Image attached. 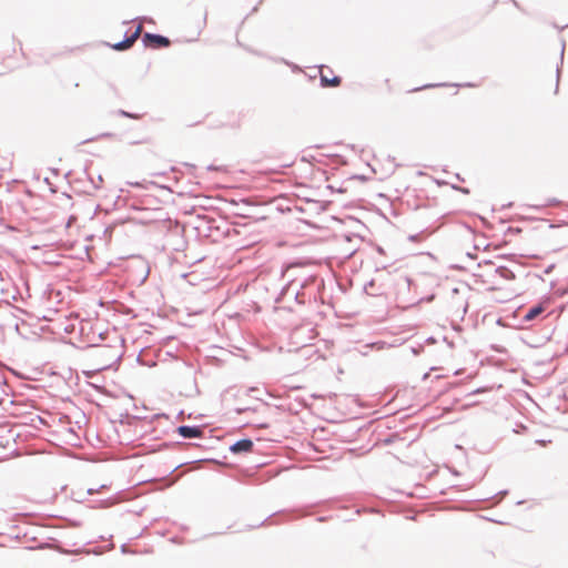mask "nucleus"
Wrapping results in <instances>:
<instances>
[{"label": "nucleus", "mask_w": 568, "mask_h": 568, "mask_svg": "<svg viewBox=\"0 0 568 568\" xmlns=\"http://www.w3.org/2000/svg\"><path fill=\"white\" fill-rule=\"evenodd\" d=\"M520 232V229L519 227H513V226H509L506 231V234H517Z\"/></svg>", "instance_id": "30"}, {"label": "nucleus", "mask_w": 568, "mask_h": 568, "mask_svg": "<svg viewBox=\"0 0 568 568\" xmlns=\"http://www.w3.org/2000/svg\"><path fill=\"white\" fill-rule=\"evenodd\" d=\"M494 264V262L491 260H484L483 262H479L477 264L478 267H480L481 265H491Z\"/></svg>", "instance_id": "36"}, {"label": "nucleus", "mask_w": 568, "mask_h": 568, "mask_svg": "<svg viewBox=\"0 0 568 568\" xmlns=\"http://www.w3.org/2000/svg\"><path fill=\"white\" fill-rule=\"evenodd\" d=\"M280 61L283 62L284 64L288 65L294 73L301 72V67L300 65H297V64H295V63H293L291 61H287L284 58H282Z\"/></svg>", "instance_id": "20"}, {"label": "nucleus", "mask_w": 568, "mask_h": 568, "mask_svg": "<svg viewBox=\"0 0 568 568\" xmlns=\"http://www.w3.org/2000/svg\"><path fill=\"white\" fill-rule=\"evenodd\" d=\"M256 407H236L234 409V412L237 414V415H241L243 413H246V412H256Z\"/></svg>", "instance_id": "25"}, {"label": "nucleus", "mask_w": 568, "mask_h": 568, "mask_svg": "<svg viewBox=\"0 0 568 568\" xmlns=\"http://www.w3.org/2000/svg\"><path fill=\"white\" fill-rule=\"evenodd\" d=\"M104 44L118 52L126 51L130 49V47L128 45V40H124V38L121 41L114 43L104 42Z\"/></svg>", "instance_id": "12"}, {"label": "nucleus", "mask_w": 568, "mask_h": 568, "mask_svg": "<svg viewBox=\"0 0 568 568\" xmlns=\"http://www.w3.org/2000/svg\"><path fill=\"white\" fill-rule=\"evenodd\" d=\"M552 303V296L549 294L544 295L540 301L530 306L527 312L524 314L521 322L528 323L535 321L538 316H540L546 308Z\"/></svg>", "instance_id": "1"}, {"label": "nucleus", "mask_w": 568, "mask_h": 568, "mask_svg": "<svg viewBox=\"0 0 568 568\" xmlns=\"http://www.w3.org/2000/svg\"><path fill=\"white\" fill-rule=\"evenodd\" d=\"M294 300L296 303L298 304H305V298H304V294L301 293L300 291H296L295 294H294Z\"/></svg>", "instance_id": "26"}, {"label": "nucleus", "mask_w": 568, "mask_h": 568, "mask_svg": "<svg viewBox=\"0 0 568 568\" xmlns=\"http://www.w3.org/2000/svg\"><path fill=\"white\" fill-rule=\"evenodd\" d=\"M508 494V490L507 489H504V490H500L498 491L497 494H495L494 496H490V497H487L486 499H491V498H495L497 496H505Z\"/></svg>", "instance_id": "33"}, {"label": "nucleus", "mask_w": 568, "mask_h": 568, "mask_svg": "<svg viewBox=\"0 0 568 568\" xmlns=\"http://www.w3.org/2000/svg\"><path fill=\"white\" fill-rule=\"evenodd\" d=\"M207 170H210V171H211V170H214V165H212V164H211V165H209V166H207Z\"/></svg>", "instance_id": "62"}, {"label": "nucleus", "mask_w": 568, "mask_h": 568, "mask_svg": "<svg viewBox=\"0 0 568 568\" xmlns=\"http://www.w3.org/2000/svg\"><path fill=\"white\" fill-rule=\"evenodd\" d=\"M306 202L308 203H312V204H315L316 206H318L320 210L324 211L325 207L318 202V201H315V200H311V199H307Z\"/></svg>", "instance_id": "31"}, {"label": "nucleus", "mask_w": 568, "mask_h": 568, "mask_svg": "<svg viewBox=\"0 0 568 568\" xmlns=\"http://www.w3.org/2000/svg\"><path fill=\"white\" fill-rule=\"evenodd\" d=\"M290 510H286V509H281V510H277L271 515H268L266 518H264L262 521L257 523V524H252V525H247L245 527V530H253V529H256V528H260V527H263L265 526L273 517L275 516H283V515H286L288 514Z\"/></svg>", "instance_id": "8"}, {"label": "nucleus", "mask_w": 568, "mask_h": 568, "mask_svg": "<svg viewBox=\"0 0 568 568\" xmlns=\"http://www.w3.org/2000/svg\"><path fill=\"white\" fill-rule=\"evenodd\" d=\"M554 268H555V264H550V265H548V266L545 268V271H544V272H545L546 274H549V273H551V272H552V270H554Z\"/></svg>", "instance_id": "38"}, {"label": "nucleus", "mask_w": 568, "mask_h": 568, "mask_svg": "<svg viewBox=\"0 0 568 568\" xmlns=\"http://www.w3.org/2000/svg\"><path fill=\"white\" fill-rule=\"evenodd\" d=\"M69 175H71V171L67 172V173H65V175H64V178H65V179H68V178H69Z\"/></svg>", "instance_id": "61"}, {"label": "nucleus", "mask_w": 568, "mask_h": 568, "mask_svg": "<svg viewBox=\"0 0 568 568\" xmlns=\"http://www.w3.org/2000/svg\"><path fill=\"white\" fill-rule=\"evenodd\" d=\"M140 417L138 416H133V415H130L128 412L125 413H121L120 414V418H119V422L121 424H129V422L126 419H133V420H136L139 419Z\"/></svg>", "instance_id": "19"}, {"label": "nucleus", "mask_w": 568, "mask_h": 568, "mask_svg": "<svg viewBox=\"0 0 568 568\" xmlns=\"http://www.w3.org/2000/svg\"><path fill=\"white\" fill-rule=\"evenodd\" d=\"M44 182L50 186V191H51L52 193L57 192V187H55L54 185H52V184H51V182H50L49 178H45V179H44Z\"/></svg>", "instance_id": "35"}, {"label": "nucleus", "mask_w": 568, "mask_h": 568, "mask_svg": "<svg viewBox=\"0 0 568 568\" xmlns=\"http://www.w3.org/2000/svg\"><path fill=\"white\" fill-rule=\"evenodd\" d=\"M428 376H429V373H425V374L423 375V379L428 378Z\"/></svg>", "instance_id": "58"}, {"label": "nucleus", "mask_w": 568, "mask_h": 568, "mask_svg": "<svg viewBox=\"0 0 568 568\" xmlns=\"http://www.w3.org/2000/svg\"><path fill=\"white\" fill-rule=\"evenodd\" d=\"M342 83V78L339 75H333L332 78H327L323 73L320 74V85L322 88H336Z\"/></svg>", "instance_id": "6"}, {"label": "nucleus", "mask_w": 568, "mask_h": 568, "mask_svg": "<svg viewBox=\"0 0 568 568\" xmlns=\"http://www.w3.org/2000/svg\"><path fill=\"white\" fill-rule=\"evenodd\" d=\"M141 40L144 48L161 49L171 44V40L160 33L144 32Z\"/></svg>", "instance_id": "2"}, {"label": "nucleus", "mask_w": 568, "mask_h": 568, "mask_svg": "<svg viewBox=\"0 0 568 568\" xmlns=\"http://www.w3.org/2000/svg\"><path fill=\"white\" fill-rule=\"evenodd\" d=\"M450 186H452L453 190L458 191L462 194H465V195H469L470 194V189H468L466 186H460L458 184H452Z\"/></svg>", "instance_id": "21"}, {"label": "nucleus", "mask_w": 568, "mask_h": 568, "mask_svg": "<svg viewBox=\"0 0 568 568\" xmlns=\"http://www.w3.org/2000/svg\"><path fill=\"white\" fill-rule=\"evenodd\" d=\"M120 550L124 555H126V554H132V555L142 554V551H138V550L129 548L126 544H122L121 547H120Z\"/></svg>", "instance_id": "22"}, {"label": "nucleus", "mask_w": 568, "mask_h": 568, "mask_svg": "<svg viewBox=\"0 0 568 568\" xmlns=\"http://www.w3.org/2000/svg\"><path fill=\"white\" fill-rule=\"evenodd\" d=\"M257 11V6L252 9V13Z\"/></svg>", "instance_id": "64"}, {"label": "nucleus", "mask_w": 568, "mask_h": 568, "mask_svg": "<svg viewBox=\"0 0 568 568\" xmlns=\"http://www.w3.org/2000/svg\"><path fill=\"white\" fill-rule=\"evenodd\" d=\"M433 298H434V295H429V296H427L425 298H422V301H427L428 302V301H432Z\"/></svg>", "instance_id": "52"}, {"label": "nucleus", "mask_w": 568, "mask_h": 568, "mask_svg": "<svg viewBox=\"0 0 568 568\" xmlns=\"http://www.w3.org/2000/svg\"><path fill=\"white\" fill-rule=\"evenodd\" d=\"M255 426L261 429H267L270 427V424L268 423H260Z\"/></svg>", "instance_id": "37"}, {"label": "nucleus", "mask_w": 568, "mask_h": 568, "mask_svg": "<svg viewBox=\"0 0 568 568\" xmlns=\"http://www.w3.org/2000/svg\"><path fill=\"white\" fill-rule=\"evenodd\" d=\"M455 179L460 181V182H464V178L459 174V173H455Z\"/></svg>", "instance_id": "47"}, {"label": "nucleus", "mask_w": 568, "mask_h": 568, "mask_svg": "<svg viewBox=\"0 0 568 568\" xmlns=\"http://www.w3.org/2000/svg\"><path fill=\"white\" fill-rule=\"evenodd\" d=\"M474 248H475V250H479V248H480V245L475 244V245H474Z\"/></svg>", "instance_id": "63"}, {"label": "nucleus", "mask_w": 568, "mask_h": 568, "mask_svg": "<svg viewBox=\"0 0 568 568\" xmlns=\"http://www.w3.org/2000/svg\"><path fill=\"white\" fill-rule=\"evenodd\" d=\"M349 180H358L361 182H367L369 180V178L364 174H354L349 178Z\"/></svg>", "instance_id": "27"}, {"label": "nucleus", "mask_w": 568, "mask_h": 568, "mask_svg": "<svg viewBox=\"0 0 568 568\" xmlns=\"http://www.w3.org/2000/svg\"><path fill=\"white\" fill-rule=\"evenodd\" d=\"M555 205H562V202L556 197L548 199L544 204H535L530 205L531 210H535L537 212L542 211L546 206H555Z\"/></svg>", "instance_id": "11"}, {"label": "nucleus", "mask_w": 568, "mask_h": 568, "mask_svg": "<svg viewBox=\"0 0 568 568\" xmlns=\"http://www.w3.org/2000/svg\"><path fill=\"white\" fill-rule=\"evenodd\" d=\"M133 20H134V21H135V20H148V21H151V20H152V18H149V17H135Z\"/></svg>", "instance_id": "46"}, {"label": "nucleus", "mask_w": 568, "mask_h": 568, "mask_svg": "<svg viewBox=\"0 0 568 568\" xmlns=\"http://www.w3.org/2000/svg\"><path fill=\"white\" fill-rule=\"evenodd\" d=\"M141 33V24H139L133 31L126 30L123 38L128 40V45L131 48L138 40Z\"/></svg>", "instance_id": "9"}, {"label": "nucleus", "mask_w": 568, "mask_h": 568, "mask_svg": "<svg viewBox=\"0 0 568 568\" xmlns=\"http://www.w3.org/2000/svg\"><path fill=\"white\" fill-rule=\"evenodd\" d=\"M112 136H114V133L103 132V133H101V134H99L97 136L88 138V139L81 141L80 144L82 145V144L90 143V142H93V141L99 140V139H105V138H112Z\"/></svg>", "instance_id": "16"}, {"label": "nucleus", "mask_w": 568, "mask_h": 568, "mask_svg": "<svg viewBox=\"0 0 568 568\" xmlns=\"http://www.w3.org/2000/svg\"><path fill=\"white\" fill-rule=\"evenodd\" d=\"M374 284H375L374 280H371L369 282H367L365 284L364 290L367 291V288L374 286Z\"/></svg>", "instance_id": "41"}, {"label": "nucleus", "mask_w": 568, "mask_h": 568, "mask_svg": "<svg viewBox=\"0 0 568 568\" xmlns=\"http://www.w3.org/2000/svg\"><path fill=\"white\" fill-rule=\"evenodd\" d=\"M103 351H104V352H109V351H110V347H108V346H103Z\"/></svg>", "instance_id": "60"}, {"label": "nucleus", "mask_w": 568, "mask_h": 568, "mask_svg": "<svg viewBox=\"0 0 568 568\" xmlns=\"http://www.w3.org/2000/svg\"><path fill=\"white\" fill-rule=\"evenodd\" d=\"M498 258H504V260H508V261H514L516 260V255L515 254H500L497 256Z\"/></svg>", "instance_id": "28"}, {"label": "nucleus", "mask_w": 568, "mask_h": 568, "mask_svg": "<svg viewBox=\"0 0 568 568\" xmlns=\"http://www.w3.org/2000/svg\"><path fill=\"white\" fill-rule=\"evenodd\" d=\"M50 170H51V172H52L54 175H59V173H60V170H59V169H54V168H52V169H50Z\"/></svg>", "instance_id": "49"}, {"label": "nucleus", "mask_w": 568, "mask_h": 568, "mask_svg": "<svg viewBox=\"0 0 568 568\" xmlns=\"http://www.w3.org/2000/svg\"><path fill=\"white\" fill-rule=\"evenodd\" d=\"M94 493H95V489H93V488L88 489V494H89V495H92V494H94Z\"/></svg>", "instance_id": "53"}, {"label": "nucleus", "mask_w": 568, "mask_h": 568, "mask_svg": "<svg viewBox=\"0 0 568 568\" xmlns=\"http://www.w3.org/2000/svg\"><path fill=\"white\" fill-rule=\"evenodd\" d=\"M495 273L507 281H514L516 278L515 273L504 265L497 266Z\"/></svg>", "instance_id": "10"}, {"label": "nucleus", "mask_w": 568, "mask_h": 568, "mask_svg": "<svg viewBox=\"0 0 568 568\" xmlns=\"http://www.w3.org/2000/svg\"><path fill=\"white\" fill-rule=\"evenodd\" d=\"M101 504H103V506L108 505L109 504V499L101 500Z\"/></svg>", "instance_id": "56"}, {"label": "nucleus", "mask_w": 568, "mask_h": 568, "mask_svg": "<svg viewBox=\"0 0 568 568\" xmlns=\"http://www.w3.org/2000/svg\"><path fill=\"white\" fill-rule=\"evenodd\" d=\"M175 433L184 439L203 438V425H180L175 428Z\"/></svg>", "instance_id": "3"}, {"label": "nucleus", "mask_w": 568, "mask_h": 568, "mask_svg": "<svg viewBox=\"0 0 568 568\" xmlns=\"http://www.w3.org/2000/svg\"><path fill=\"white\" fill-rule=\"evenodd\" d=\"M37 419L39 420V424H45L44 419L41 416H37Z\"/></svg>", "instance_id": "51"}, {"label": "nucleus", "mask_w": 568, "mask_h": 568, "mask_svg": "<svg viewBox=\"0 0 568 568\" xmlns=\"http://www.w3.org/2000/svg\"><path fill=\"white\" fill-rule=\"evenodd\" d=\"M62 195H64L68 200H70V199H71V196H70L68 193H65V192H64V193H62Z\"/></svg>", "instance_id": "57"}, {"label": "nucleus", "mask_w": 568, "mask_h": 568, "mask_svg": "<svg viewBox=\"0 0 568 568\" xmlns=\"http://www.w3.org/2000/svg\"><path fill=\"white\" fill-rule=\"evenodd\" d=\"M206 17H207V13L205 12V13H204V17H203V22H204V24L206 23Z\"/></svg>", "instance_id": "59"}, {"label": "nucleus", "mask_w": 568, "mask_h": 568, "mask_svg": "<svg viewBox=\"0 0 568 568\" xmlns=\"http://www.w3.org/2000/svg\"><path fill=\"white\" fill-rule=\"evenodd\" d=\"M253 448L254 442L250 437H243L234 442L229 449L233 455H242L252 452Z\"/></svg>", "instance_id": "4"}, {"label": "nucleus", "mask_w": 568, "mask_h": 568, "mask_svg": "<svg viewBox=\"0 0 568 568\" xmlns=\"http://www.w3.org/2000/svg\"><path fill=\"white\" fill-rule=\"evenodd\" d=\"M84 174L87 175L91 186L93 190H99L101 187V183L103 182L102 175H98L97 182L88 173L87 169H84Z\"/></svg>", "instance_id": "14"}, {"label": "nucleus", "mask_w": 568, "mask_h": 568, "mask_svg": "<svg viewBox=\"0 0 568 568\" xmlns=\"http://www.w3.org/2000/svg\"><path fill=\"white\" fill-rule=\"evenodd\" d=\"M73 527H79L81 524L79 520L68 519Z\"/></svg>", "instance_id": "40"}, {"label": "nucleus", "mask_w": 568, "mask_h": 568, "mask_svg": "<svg viewBox=\"0 0 568 568\" xmlns=\"http://www.w3.org/2000/svg\"><path fill=\"white\" fill-rule=\"evenodd\" d=\"M567 293H568V291H567V290H561V288H560V290L556 291V295H558V296H560V297H561V296H565Z\"/></svg>", "instance_id": "39"}, {"label": "nucleus", "mask_w": 568, "mask_h": 568, "mask_svg": "<svg viewBox=\"0 0 568 568\" xmlns=\"http://www.w3.org/2000/svg\"><path fill=\"white\" fill-rule=\"evenodd\" d=\"M449 268L455 271H465V267L459 264H452Z\"/></svg>", "instance_id": "34"}, {"label": "nucleus", "mask_w": 568, "mask_h": 568, "mask_svg": "<svg viewBox=\"0 0 568 568\" xmlns=\"http://www.w3.org/2000/svg\"><path fill=\"white\" fill-rule=\"evenodd\" d=\"M565 49H566V41L564 39H561V50H560L559 63H557V65H556L555 93H558V90H559V81H560V75H561V67L564 64Z\"/></svg>", "instance_id": "7"}, {"label": "nucleus", "mask_w": 568, "mask_h": 568, "mask_svg": "<svg viewBox=\"0 0 568 568\" xmlns=\"http://www.w3.org/2000/svg\"><path fill=\"white\" fill-rule=\"evenodd\" d=\"M427 235H428V234H427V230H423V231H420V232H418V233L410 234V235L408 236V241H410V242H420V241H423L424 239H426V237H427Z\"/></svg>", "instance_id": "17"}, {"label": "nucleus", "mask_w": 568, "mask_h": 568, "mask_svg": "<svg viewBox=\"0 0 568 568\" xmlns=\"http://www.w3.org/2000/svg\"><path fill=\"white\" fill-rule=\"evenodd\" d=\"M116 114L119 116L128 118V119H132V120H139L141 118V114L134 113V112H130V111H126L124 109L116 110Z\"/></svg>", "instance_id": "15"}, {"label": "nucleus", "mask_w": 568, "mask_h": 568, "mask_svg": "<svg viewBox=\"0 0 568 568\" xmlns=\"http://www.w3.org/2000/svg\"><path fill=\"white\" fill-rule=\"evenodd\" d=\"M400 439V436L398 433H392L387 435L382 442L384 445L389 446L394 444L396 440Z\"/></svg>", "instance_id": "18"}, {"label": "nucleus", "mask_w": 568, "mask_h": 568, "mask_svg": "<svg viewBox=\"0 0 568 568\" xmlns=\"http://www.w3.org/2000/svg\"><path fill=\"white\" fill-rule=\"evenodd\" d=\"M491 348L497 353H506L507 352L506 348L501 345L494 344V345H491Z\"/></svg>", "instance_id": "29"}, {"label": "nucleus", "mask_w": 568, "mask_h": 568, "mask_svg": "<svg viewBox=\"0 0 568 568\" xmlns=\"http://www.w3.org/2000/svg\"><path fill=\"white\" fill-rule=\"evenodd\" d=\"M129 184L133 187H140L143 190H149L150 186H160L156 182L153 181H136V182H129Z\"/></svg>", "instance_id": "13"}, {"label": "nucleus", "mask_w": 568, "mask_h": 568, "mask_svg": "<svg viewBox=\"0 0 568 568\" xmlns=\"http://www.w3.org/2000/svg\"><path fill=\"white\" fill-rule=\"evenodd\" d=\"M347 221H348L352 225H353V224H355V225H357V226H359V227H362V229L367 230V226H366L362 221H359V220H358V219H356V217L347 216Z\"/></svg>", "instance_id": "23"}, {"label": "nucleus", "mask_w": 568, "mask_h": 568, "mask_svg": "<svg viewBox=\"0 0 568 568\" xmlns=\"http://www.w3.org/2000/svg\"><path fill=\"white\" fill-rule=\"evenodd\" d=\"M554 27H555L556 29H558L559 31H562L565 28H567V27H568V24H567V26H565V27H559V26H557L556 23H554Z\"/></svg>", "instance_id": "50"}, {"label": "nucleus", "mask_w": 568, "mask_h": 568, "mask_svg": "<svg viewBox=\"0 0 568 568\" xmlns=\"http://www.w3.org/2000/svg\"><path fill=\"white\" fill-rule=\"evenodd\" d=\"M326 187H327L328 190H331L332 192H339V193L345 192V189H343V187L335 189V186H333V185H331V184H328Z\"/></svg>", "instance_id": "32"}, {"label": "nucleus", "mask_w": 568, "mask_h": 568, "mask_svg": "<svg viewBox=\"0 0 568 568\" xmlns=\"http://www.w3.org/2000/svg\"><path fill=\"white\" fill-rule=\"evenodd\" d=\"M256 393H260V388H258V387L251 386V387H248V388L246 389V394H247L248 396H253L254 398L262 400V399L256 395Z\"/></svg>", "instance_id": "24"}, {"label": "nucleus", "mask_w": 568, "mask_h": 568, "mask_svg": "<svg viewBox=\"0 0 568 568\" xmlns=\"http://www.w3.org/2000/svg\"><path fill=\"white\" fill-rule=\"evenodd\" d=\"M483 390H484V388H481V387L476 388V389H474V390L470 393V395L480 394Z\"/></svg>", "instance_id": "44"}, {"label": "nucleus", "mask_w": 568, "mask_h": 568, "mask_svg": "<svg viewBox=\"0 0 568 568\" xmlns=\"http://www.w3.org/2000/svg\"><path fill=\"white\" fill-rule=\"evenodd\" d=\"M509 1L514 4V7H516L519 10H521V7H520V4H519V2L517 0H509Z\"/></svg>", "instance_id": "45"}, {"label": "nucleus", "mask_w": 568, "mask_h": 568, "mask_svg": "<svg viewBox=\"0 0 568 568\" xmlns=\"http://www.w3.org/2000/svg\"><path fill=\"white\" fill-rule=\"evenodd\" d=\"M376 252L379 254H385V250L381 245H376Z\"/></svg>", "instance_id": "43"}, {"label": "nucleus", "mask_w": 568, "mask_h": 568, "mask_svg": "<svg viewBox=\"0 0 568 568\" xmlns=\"http://www.w3.org/2000/svg\"><path fill=\"white\" fill-rule=\"evenodd\" d=\"M466 256L470 260H475L477 257V255L475 253H471V252H467L466 253Z\"/></svg>", "instance_id": "42"}, {"label": "nucleus", "mask_w": 568, "mask_h": 568, "mask_svg": "<svg viewBox=\"0 0 568 568\" xmlns=\"http://www.w3.org/2000/svg\"><path fill=\"white\" fill-rule=\"evenodd\" d=\"M406 282H407L408 286H410V284L413 283V280L409 277H406Z\"/></svg>", "instance_id": "54"}, {"label": "nucleus", "mask_w": 568, "mask_h": 568, "mask_svg": "<svg viewBox=\"0 0 568 568\" xmlns=\"http://www.w3.org/2000/svg\"><path fill=\"white\" fill-rule=\"evenodd\" d=\"M326 520H327V517H325V516L317 517V521H320V523H323V521H326Z\"/></svg>", "instance_id": "48"}, {"label": "nucleus", "mask_w": 568, "mask_h": 568, "mask_svg": "<svg viewBox=\"0 0 568 568\" xmlns=\"http://www.w3.org/2000/svg\"><path fill=\"white\" fill-rule=\"evenodd\" d=\"M442 87L476 88L477 84L474 83V82H465V83H444V82L443 83H427V84H424L422 87L412 89L410 92H417V91H422V90H425V89L442 88Z\"/></svg>", "instance_id": "5"}, {"label": "nucleus", "mask_w": 568, "mask_h": 568, "mask_svg": "<svg viewBox=\"0 0 568 568\" xmlns=\"http://www.w3.org/2000/svg\"><path fill=\"white\" fill-rule=\"evenodd\" d=\"M452 474L455 475V476L459 475V473L456 469H452Z\"/></svg>", "instance_id": "55"}]
</instances>
